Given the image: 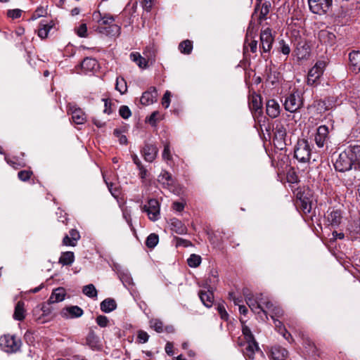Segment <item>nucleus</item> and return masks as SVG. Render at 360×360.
<instances>
[{"label": "nucleus", "mask_w": 360, "mask_h": 360, "mask_svg": "<svg viewBox=\"0 0 360 360\" xmlns=\"http://www.w3.org/2000/svg\"><path fill=\"white\" fill-rule=\"evenodd\" d=\"M352 158L349 147L340 153L335 160L334 167L336 171L345 172L354 167V160Z\"/></svg>", "instance_id": "obj_1"}, {"label": "nucleus", "mask_w": 360, "mask_h": 360, "mask_svg": "<svg viewBox=\"0 0 360 360\" xmlns=\"http://www.w3.org/2000/svg\"><path fill=\"white\" fill-rule=\"evenodd\" d=\"M294 157L302 163H307L311 158V147L307 140L297 141L294 149Z\"/></svg>", "instance_id": "obj_2"}, {"label": "nucleus", "mask_w": 360, "mask_h": 360, "mask_svg": "<svg viewBox=\"0 0 360 360\" xmlns=\"http://www.w3.org/2000/svg\"><path fill=\"white\" fill-rule=\"evenodd\" d=\"M21 341L15 335H5L0 338L1 348L8 353H14L19 350Z\"/></svg>", "instance_id": "obj_3"}, {"label": "nucleus", "mask_w": 360, "mask_h": 360, "mask_svg": "<svg viewBox=\"0 0 360 360\" xmlns=\"http://www.w3.org/2000/svg\"><path fill=\"white\" fill-rule=\"evenodd\" d=\"M295 55L298 60L307 59L310 55V46L306 39L300 37L294 41Z\"/></svg>", "instance_id": "obj_4"}, {"label": "nucleus", "mask_w": 360, "mask_h": 360, "mask_svg": "<svg viewBox=\"0 0 360 360\" xmlns=\"http://www.w3.org/2000/svg\"><path fill=\"white\" fill-rule=\"evenodd\" d=\"M141 210L146 212L148 219L153 221H155L160 218V203L156 199H150L146 205L141 206Z\"/></svg>", "instance_id": "obj_5"}, {"label": "nucleus", "mask_w": 360, "mask_h": 360, "mask_svg": "<svg viewBox=\"0 0 360 360\" xmlns=\"http://www.w3.org/2000/svg\"><path fill=\"white\" fill-rule=\"evenodd\" d=\"M310 11L318 15L327 13L332 6L333 0H308Z\"/></svg>", "instance_id": "obj_6"}, {"label": "nucleus", "mask_w": 360, "mask_h": 360, "mask_svg": "<svg viewBox=\"0 0 360 360\" xmlns=\"http://www.w3.org/2000/svg\"><path fill=\"white\" fill-rule=\"evenodd\" d=\"M302 105L300 93L298 91L293 92L286 97L284 107L285 110L290 112H296Z\"/></svg>", "instance_id": "obj_7"}, {"label": "nucleus", "mask_w": 360, "mask_h": 360, "mask_svg": "<svg viewBox=\"0 0 360 360\" xmlns=\"http://www.w3.org/2000/svg\"><path fill=\"white\" fill-rule=\"evenodd\" d=\"M296 204L297 206L300 207V209L304 213H309L311 210V200L310 191H304L303 192H298L297 193Z\"/></svg>", "instance_id": "obj_8"}, {"label": "nucleus", "mask_w": 360, "mask_h": 360, "mask_svg": "<svg viewBox=\"0 0 360 360\" xmlns=\"http://www.w3.org/2000/svg\"><path fill=\"white\" fill-rule=\"evenodd\" d=\"M324 63L317 62L309 71L307 75V84L310 86L315 85L321 76L323 75Z\"/></svg>", "instance_id": "obj_9"}, {"label": "nucleus", "mask_w": 360, "mask_h": 360, "mask_svg": "<svg viewBox=\"0 0 360 360\" xmlns=\"http://www.w3.org/2000/svg\"><path fill=\"white\" fill-rule=\"evenodd\" d=\"M329 129L326 125H321L318 127L315 134L314 141L319 148H323L329 139Z\"/></svg>", "instance_id": "obj_10"}, {"label": "nucleus", "mask_w": 360, "mask_h": 360, "mask_svg": "<svg viewBox=\"0 0 360 360\" xmlns=\"http://www.w3.org/2000/svg\"><path fill=\"white\" fill-rule=\"evenodd\" d=\"M261 46L264 52H269L271 47L274 41L272 37L271 30L269 28L262 31L260 34Z\"/></svg>", "instance_id": "obj_11"}, {"label": "nucleus", "mask_w": 360, "mask_h": 360, "mask_svg": "<svg viewBox=\"0 0 360 360\" xmlns=\"http://www.w3.org/2000/svg\"><path fill=\"white\" fill-rule=\"evenodd\" d=\"M319 41L327 46H332L336 42V36L335 34L328 30H321L318 33Z\"/></svg>", "instance_id": "obj_12"}, {"label": "nucleus", "mask_w": 360, "mask_h": 360, "mask_svg": "<svg viewBox=\"0 0 360 360\" xmlns=\"http://www.w3.org/2000/svg\"><path fill=\"white\" fill-rule=\"evenodd\" d=\"M245 347L243 351V354L249 359H254L255 355L257 353L262 354L255 340L245 342Z\"/></svg>", "instance_id": "obj_13"}, {"label": "nucleus", "mask_w": 360, "mask_h": 360, "mask_svg": "<svg viewBox=\"0 0 360 360\" xmlns=\"http://www.w3.org/2000/svg\"><path fill=\"white\" fill-rule=\"evenodd\" d=\"M141 153L146 161L152 162L158 155V148L155 145L146 143Z\"/></svg>", "instance_id": "obj_14"}, {"label": "nucleus", "mask_w": 360, "mask_h": 360, "mask_svg": "<svg viewBox=\"0 0 360 360\" xmlns=\"http://www.w3.org/2000/svg\"><path fill=\"white\" fill-rule=\"evenodd\" d=\"M158 91L155 87H150L149 90L143 93L140 101L142 105H148L157 101Z\"/></svg>", "instance_id": "obj_15"}, {"label": "nucleus", "mask_w": 360, "mask_h": 360, "mask_svg": "<svg viewBox=\"0 0 360 360\" xmlns=\"http://www.w3.org/2000/svg\"><path fill=\"white\" fill-rule=\"evenodd\" d=\"M93 18L94 20H96L98 23V26H109L115 22V18L110 14H102L100 11H95L93 13Z\"/></svg>", "instance_id": "obj_16"}, {"label": "nucleus", "mask_w": 360, "mask_h": 360, "mask_svg": "<svg viewBox=\"0 0 360 360\" xmlns=\"http://www.w3.org/2000/svg\"><path fill=\"white\" fill-rule=\"evenodd\" d=\"M120 27L116 24L112 23L109 26H98V32L105 34L107 36L115 37L120 34Z\"/></svg>", "instance_id": "obj_17"}, {"label": "nucleus", "mask_w": 360, "mask_h": 360, "mask_svg": "<svg viewBox=\"0 0 360 360\" xmlns=\"http://www.w3.org/2000/svg\"><path fill=\"white\" fill-rule=\"evenodd\" d=\"M327 213L326 219L329 224L333 227L338 226L342 220L341 211L333 209L332 210H328Z\"/></svg>", "instance_id": "obj_18"}, {"label": "nucleus", "mask_w": 360, "mask_h": 360, "mask_svg": "<svg viewBox=\"0 0 360 360\" xmlns=\"http://www.w3.org/2000/svg\"><path fill=\"white\" fill-rule=\"evenodd\" d=\"M245 302L254 313L259 314L260 312H262L267 319V311L263 307H260V304H258L259 301L257 300L255 295H253L251 297H248Z\"/></svg>", "instance_id": "obj_19"}, {"label": "nucleus", "mask_w": 360, "mask_h": 360, "mask_svg": "<svg viewBox=\"0 0 360 360\" xmlns=\"http://www.w3.org/2000/svg\"><path fill=\"white\" fill-rule=\"evenodd\" d=\"M266 114L271 118H276L280 115V105L274 99L269 100L266 104Z\"/></svg>", "instance_id": "obj_20"}, {"label": "nucleus", "mask_w": 360, "mask_h": 360, "mask_svg": "<svg viewBox=\"0 0 360 360\" xmlns=\"http://www.w3.org/2000/svg\"><path fill=\"white\" fill-rule=\"evenodd\" d=\"M158 181L169 191L174 189V181L168 172L163 170L158 176Z\"/></svg>", "instance_id": "obj_21"}, {"label": "nucleus", "mask_w": 360, "mask_h": 360, "mask_svg": "<svg viewBox=\"0 0 360 360\" xmlns=\"http://www.w3.org/2000/svg\"><path fill=\"white\" fill-rule=\"evenodd\" d=\"M80 238L79 233L76 229H71L69 235H66L63 240V244L66 246H75Z\"/></svg>", "instance_id": "obj_22"}, {"label": "nucleus", "mask_w": 360, "mask_h": 360, "mask_svg": "<svg viewBox=\"0 0 360 360\" xmlns=\"http://www.w3.org/2000/svg\"><path fill=\"white\" fill-rule=\"evenodd\" d=\"M351 69L355 72H360V51H353L349 55Z\"/></svg>", "instance_id": "obj_23"}, {"label": "nucleus", "mask_w": 360, "mask_h": 360, "mask_svg": "<svg viewBox=\"0 0 360 360\" xmlns=\"http://www.w3.org/2000/svg\"><path fill=\"white\" fill-rule=\"evenodd\" d=\"M65 290L63 288H58L53 290L49 299V304L57 303L64 300L65 297Z\"/></svg>", "instance_id": "obj_24"}, {"label": "nucleus", "mask_w": 360, "mask_h": 360, "mask_svg": "<svg viewBox=\"0 0 360 360\" xmlns=\"http://www.w3.org/2000/svg\"><path fill=\"white\" fill-rule=\"evenodd\" d=\"M288 351L281 346H274L271 349V357L274 360H285Z\"/></svg>", "instance_id": "obj_25"}, {"label": "nucleus", "mask_w": 360, "mask_h": 360, "mask_svg": "<svg viewBox=\"0 0 360 360\" xmlns=\"http://www.w3.org/2000/svg\"><path fill=\"white\" fill-rule=\"evenodd\" d=\"M250 108L255 115L256 114L260 115L262 113V98L259 95L255 94L252 96Z\"/></svg>", "instance_id": "obj_26"}, {"label": "nucleus", "mask_w": 360, "mask_h": 360, "mask_svg": "<svg viewBox=\"0 0 360 360\" xmlns=\"http://www.w3.org/2000/svg\"><path fill=\"white\" fill-rule=\"evenodd\" d=\"M199 297L202 303L207 307L210 308L212 306L214 302V295L210 290L205 291L200 290L199 292Z\"/></svg>", "instance_id": "obj_27"}, {"label": "nucleus", "mask_w": 360, "mask_h": 360, "mask_svg": "<svg viewBox=\"0 0 360 360\" xmlns=\"http://www.w3.org/2000/svg\"><path fill=\"white\" fill-rule=\"evenodd\" d=\"M72 120L77 124H82L86 121V115L82 109L70 108Z\"/></svg>", "instance_id": "obj_28"}, {"label": "nucleus", "mask_w": 360, "mask_h": 360, "mask_svg": "<svg viewBox=\"0 0 360 360\" xmlns=\"http://www.w3.org/2000/svg\"><path fill=\"white\" fill-rule=\"evenodd\" d=\"M53 26V23L52 22L47 23L44 20L41 21L39 25V29L37 30V35L39 37L42 39L46 38Z\"/></svg>", "instance_id": "obj_29"}, {"label": "nucleus", "mask_w": 360, "mask_h": 360, "mask_svg": "<svg viewBox=\"0 0 360 360\" xmlns=\"http://www.w3.org/2000/svg\"><path fill=\"white\" fill-rule=\"evenodd\" d=\"M349 147L352 153V160H354V169L360 170V146L355 145Z\"/></svg>", "instance_id": "obj_30"}, {"label": "nucleus", "mask_w": 360, "mask_h": 360, "mask_svg": "<svg viewBox=\"0 0 360 360\" xmlns=\"http://www.w3.org/2000/svg\"><path fill=\"white\" fill-rule=\"evenodd\" d=\"M26 311L25 309V303L22 301L17 302L13 313V319L17 321H23L25 318Z\"/></svg>", "instance_id": "obj_31"}, {"label": "nucleus", "mask_w": 360, "mask_h": 360, "mask_svg": "<svg viewBox=\"0 0 360 360\" xmlns=\"http://www.w3.org/2000/svg\"><path fill=\"white\" fill-rule=\"evenodd\" d=\"M83 310L78 306L67 307L63 312L64 316L70 318H78L82 316Z\"/></svg>", "instance_id": "obj_32"}, {"label": "nucleus", "mask_w": 360, "mask_h": 360, "mask_svg": "<svg viewBox=\"0 0 360 360\" xmlns=\"http://www.w3.org/2000/svg\"><path fill=\"white\" fill-rule=\"evenodd\" d=\"M170 221L171 229L173 231L181 235L186 233L187 228L180 220L173 218Z\"/></svg>", "instance_id": "obj_33"}, {"label": "nucleus", "mask_w": 360, "mask_h": 360, "mask_svg": "<svg viewBox=\"0 0 360 360\" xmlns=\"http://www.w3.org/2000/svg\"><path fill=\"white\" fill-rule=\"evenodd\" d=\"M101 309L105 313H110L117 308V303L112 298H106L101 302Z\"/></svg>", "instance_id": "obj_34"}, {"label": "nucleus", "mask_w": 360, "mask_h": 360, "mask_svg": "<svg viewBox=\"0 0 360 360\" xmlns=\"http://www.w3.org/2000/svg\"><path fill=\"white\" fill-rule=\"evenodd\" d=\"M273 131L276 140L279 141H284L287 132L286 128L283 124L280 122L276 123V126L273 129Z\"/></svg>", "instance_id": "obj_35"}, {"label": "nucleus", "mask_w": 360, "mask_h": 360, "mask_svg": "<svg viewBox=\"0 0 360 360\" xmlns=\"http://www.w3.org/2000/svg\"><path fill=\"white\" fill-rule=\"evenodd\" d=\"M97 66L98 63L96 60L92 58H86L81 63L82 69L85 72L94 71Z\"/></svg>", "instance_id": "obj_36"}, {"label": "nucleus", "mask_w": 360, "mask_h": 360, "mask_svg": "<svg viewBox=\"0 0 360 360\" xmlns=\"http://www.w3.org/2000/svg\"><path fill=\"white\" fill-rule=\"evenodd\" d=\"M86 344L92 349H98L100 347L98 337L93 331H90L86 338Z\"/></svg>", "instance_id": "obj_37"}, {"label": "nucleus", "mask_w": 360, "mask_h": 360, "mask_svg": "<svg viewBox=\"0 0 360 360\" xmlns=\"http://www.w3.org/2000/svg\"><path fill=\"white\" fill-rule=\"evenodd\" d=\"M130 58L141 68H146L148 65V61L138 52L131 53L130 54Z\"/></svg>", "instance_id": "obj_38"}, {"label": "nucleus", "mask_w": 360, "mask_h": 360, "mask_svg": "<svg viewBox=\"0 0 360 360\" xmlns=\"http://www.w3.org/2000/svg\"><path fill=\"white\" fill-rule=\"evenodd\" d=\"M75 256L72 252H65L62 254L59 259V263L63 265H70L74 262Z\"/></svg>", "instance_id": "obj_39"}, {"label": "nucleus", "mask_w": 360, "mask_h": 360, "mask_svg": "<svg viewBox=\"0 0 360 360\" xmlns=\"http://www.w3.org/2000/svg\"><path fill=\"white\" fill-rule=\"evenodd\" d=\"M179 49L184 54H190L193 49L192 41L188 39L181 41L179 45Z\"/></svg>", "instance_id": "obj_40"}, {"label": "nucleus", "mask_w": 360, "mask_h": 360, "mask_svg": "<svg viewBox=\"0 0 360 360\" xmlns=\"http://www.w3.org/2000/svg\"><path fill=\"white\" fill-rule=\"evenodd\" d=\"M257 300L259 301L258 304H260V307L265 305L266 309H270L273 307V303L269 300L267 297L264 296L263 294L255 295Z\"/></svg>", "instance_id": "obj_41"}, {"label": "nucleus", "mask_w": 360, "mask_h": 360, "mask_svg": "<svg viewBox=\"0 0 360 360\" xmlns=\"http://www.w3.org/2000/svg\"><path fill=\"white\" fill-rule=\"evenodd\" d=\"M158 235H157L156 233H150L146 238V245L148 248H153L158 245Z\"/></svg>", "instance_id": "obj_42"}, {"label": "nucleus", "mask_w": 360, "mask_h": 360, "mask_svg": "<svg viewBox=\"0 0 360 360\" xmlns=\"http://www.w3.org/2000/svg\"><path fill=\"white\" fill-rule=\"evenodd\" d=\"M267 310L269 311L270 316L273 320L277 319L276 317L279 318L283 316L284 314L283 309L280 307L276 306L274 304L273 307L270 309Z\"/></svg>", "instance_id": "obj_43"}, {"label": "nucleus", "mask_w": 360, "mask_h": 360, "mask_svg": "<svg viewBox=\"0 0 360 360\" xmlns=\"http://www.w3.org/2000/svg\"><path fill=\"white\" fill-rule=\"evenodd\" d=\"M187 263L190 267H198L201 263V257L195 254H192L187 259Z\"/></svg>", "instance_id": "obj_44"}, {"label": "nucleus", "mask_w": 360, "mask_h": 360, "mask_svg": "<svg viewBox=\"0 0 360 360\" xmlns=\"http://www.w3.org/2000/svg\"><path fill=\"white\" fill-rule=\"evenodd\" d=\"M271 5L269 3L265 2L262 4L259 15V22L261 23L262 20L266 18V15L269 13V8Z\"/></svg>", "instance_id": "obj_45"}, {"label": "nucleus", "mask_w": 360, "mask_h": 360, "mask_svg": "<svg viewBox=\"0 0 360 360\" xmlns=\"http://www.w3.org/2000/svg\"><path fill=\"white\" fill-rule=\"evenodd\" d=\"M115 89L120 92L121 94L127 91V82L123 77H117L116 79Z\"/></svg>", "instance_id": "obj_46"}, {"label": "nucleus", "mask_w": 360, "mask_h": 360, "mask_svg": "<svg viewBox=\"0 0 360 360\" xmlns=\"http://www.w3.org/2000/svg\"><path fill=\"white\" fill-rule=\"evenodd\" d=\"M82 291L89 297H96L97 296V290L93 284L84 286Z\"/></svg>", "instance_id": "obj_47"}, {"label": "nucleus", "mask_w": 360, "mask_h": 360, "mask_svg": "<svg viewBox=\"0 0 360 360\" xmlns=\"http://www.w3.org/2000/svg\"><path fill=\"white\" fill-rule=\"evenodd\" d=\"M150 326L158 333H161L163 330V323L158 319H151L150 321Z\"/></svg>", "instance_id": "obj_48"}, {"label": "nucleus", "mask_w": 360, "mask_h": 360, "mask_svg": "<svg viewBox=\"0 0 360 360\" xmlns=\"http://www.w3.org/2000/svg\"><path fill=\"white\" fill-rule=\"evenodd\" d=\"M46 15V9L42 6H39L32 13L30 20H35L40 17L45 16Z\"/></svg>", "instance_id": "obj_49"}, {"label": "nucleus", "mask_w": 360, "mask_h": 360, "mask_svg": "<svg viewBox=\"0 0 360 360\" xmlns=\"http://www.w3.org/2000/svg\"><path fill=\"white\" fill-rule=\"evenodd\" d=\"M242 333H243V335H244L245 342L255 340L254 335H252V333L248 326H243Z\"/></svg>", "instance_id": "obj_50"}, {"label": "nucleus", "mask_w": 360, "mask_h": 360, "mask_svg": "<svg viewBox=\"0 0 360 360\" xmlns=\"http://www.w3.org/2000/svg\"><path fill=\"white\" fill-rule=\"evenodd\" d=\"M119 113L124 119H128L131 115V110L127 105H122L119 110Z\"/></svg>", "instance_id": "obj_51"}, {"label": "nucleus", "mask_w": 360, "mask_h": 360, "mask_svg": "<svg viewBox=\"0 0 360 360\" xmlns=\"http://www.w3.org/2000/svg\"><path fill=\"white\" fill-rule=\"evenodd\" d=\"M279 45H280V48H279L280 51L285 56L289 55V53H290V46L284 40L280 41Z\"/></svg>", "instance_id": "obj_52"}, {"label": "nucleus", "mask_w": 360, "mask_h": 360, "mask_svg": "<svg viewBox=\"0 0 360 360\" xmlns=\"http://www.w3.org/2000/svg\"><path fill=\"white\" fill-rule=\"evenodd\" d=\"M217 309L218 313L220 315L221 319L224 321H227L229 319V314H228L227 311H226V309H225L224 304H219Z\"/></svg>", "instance_id": "obj_53"}, {"label": "nucleus", "mask_w": 360, "mask_h": 360, "mask_svg": "<svg viewBox=\"0 0 360 360\" xmlns=\"http://www.w3.org/2000/svg\"><path fill=\"white\" fill-rule=\"evenodd\" d=\"M32 174V172L31 171L22 170L18 172V176L21 181H26L30 178Z\"/></svg>", "instance_id": "obj_54"}, {"label": "nucleus", "mask_w": 360, "mask_h": 360, "mask_svg": "<svg viewBox=\"0 0 360 360\" xmlns=\"http://www.w3.org/2000/svg\"><path fill=\"white\" fill-rule=\"evenodd\" d=\"M96 321L97 324L102 328L106 327L109 322L108 319L103 315L98 316Z\"/></svg>", "instance_id": "obj_55"}, {"label": "nucleus", "mask_w": 360, "mask_h": 360, "mask_svg": "<svg viewBox=\"0 0 360 360\" xmlns=\"http://www.w3.org/2000/svg\"><path fill=\"white\" fill-rule=\"evenodd\" d=\"M149 338L148 334L143 331V330H139L138 332L137 339L139 340V342L140 343H146L148 342Z\"/></svg>", "instance_id": "obj_56"}, {"label": "nucleus", "mask_w": 360, "mask_h": 360, "mask_svg": "<svg viewBox=\"0 0 360 360\" xmlns=\"http://www.w3.org/2000/svg\"><path fill=\"white\" fill-rule=\"evenodd\" d=\"M77 34L80 37H86L87 36V27L85 23L79 25L77 30Z\"/></svg>", "instance_id": "obj_57"}, {"label": "nucleus", "mask_w": 360, "mask_h": 360, "mask_svg": "<svg viewBox=\"0 0 360 360\" xmlns=\"http://www.w3.org/2000/svg\"><path fill=\"white\" fill-rule=\"evenodd\" d=\"M162 158L164 160H170L172 155L170 153V147L168 143H166L164 146V150L162 152Z\"/></svg>", "instance_id": "obj_58"}, {"label": "nucleus", "mask_w": 360, "mask_h": 360, "mask_svg": "<svg viewBox=\"0 0 360 360\" xmlns=\"http://www.w3.org/2000/svg\"><path fill=\"white\" fill-rule=\"evenodd\" d=\"M22 11L20 9H12L8 10L7 12V15L9 18L13 19L18 18L21 16Z\"/></svg>", "instance_id": "obj_59"}, {"label": "nucleus", "mask_w": 360, "mask_h": 360, "mask_svg": "<svg viewBox=\"0 0 360 360\" xmlns=\"http://www.w3.org/2000/svg\"><path fill=\"white\" fill-rule=\"evenodd\" d=\"M170 97H171V93L169 91H167L162 99V105L165 108H167L169 106L170 104Z\"/></svg>", "instance_id": "obj_60"}, {"label": "nucleus", "mask_w": 360, "mask_h": 360, "mask_svg": "<svg viewBox=\"0 0 360 360\" xmlns=\"http://www.w3.org/2000/svg\"><path fill=\"white\" fill-rule=\"evenodd\" d=\"M229 298L233 300V303L236 305H240V303L243 302V298L241 297H236L233 292L229 293Z\"/></svg>", "instance_id": "obj_61"}, {"label": "nucleus", "mask_w": 360, "mask_h": 360, "mask_svg": "<svg viewBox=\"0 0 360 360\" xmlns=\"http://www.w3.org/2000/svg\"><path fill=\"white\" fill-rule=\"evenodd\" d=\"M51 304H49V301L46 303H44L42 304L40 311H42V316H47L51 313V309L49 307V305Z\"/></svg>", "instance_id": "obj_62"}, {"label": "nucleus", "mask_w": 360, "mask_h": 360, "mask_svg": "<svg viewBox=\"0 0 360 360\" xmlns=\"http://www.w3.org/2000/svg\"><path fill=\"white\" fill-rule=\"evenodd\" d=\"M185 204L181 202H174L172 208L176 212H181L184 210Z\"/></svg>", "instance_id": "obj_63"}, {"label": "nucleus", "mask_w": 360, "mask_h": 360, "mask_svg": "<svg viewBox=\"0 0 360 360\" xmlns=\"http://www.w3.org/2000/svg\"><path fill=\"white\" fill-rule=\"evenodd\" d=\"M278 73H277L276 71H274V72H271L270 74L268 75L267 79L270 81L272 84H274L278 80Z\"/></svg>", "instance_id": "obj_64"}]
</instances>
